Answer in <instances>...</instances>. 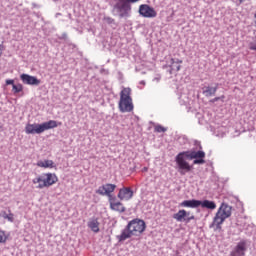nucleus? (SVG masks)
<instances>
[{
    "label": "nucleus",
    "instance_id": "obj_1",
    "mask_svg": "<svg viewBox=\"0 0 256 256\" xmlns=\"http://www.w3.org/2000/svg\"><path fill=\"white\" fill-rule=\"evenodd\" d=\"M147 229V224H145L144 220L141 219H133L130 221L124 230H122L121 234L117 236L119 243L123 241H127V239H131L132 237H139L143 234V232Z\"/></svg>",
    "mask_w": 256,
    "mask_h": 256
},
{
    "label": "nucleus",
    "instance_id": "obj_2",
    "mask_svg": "<svg viewBox=\"0 0 256 256\" xmlns=\"http://www.w3.org/2000/svg\"><path fill=\"white\" fill-rule=\"evenodd\" d=\"M185 159H205V152L203 151H184L180 152L176 156V163L178 165L180 175H185L189 173L193 167L189 165V162Z\"/></svg>",
    "mask_w": 256,
    "mask_h": 256
},
{
    "label": "nucleus",
    "instance_id": "obj_3",
    "mask_svg": "<svg viewBox=\"0 0 256 256\" xmlns=\"http://www.w3.org/2000/svg\"><path fill=\"white\" fill-rule=\"evenodd\" d=\"M58 126L59 125L55 120H49L42 124H27L25 127V133L27 135H41V133H45V131H49V129H55Z\"/></svg>",
    "mask_w": 256,
    "mask_h": 256
},
{
    "label": "nucleus",
    "instance_id": "obj_4",
    "mask_svg": "<svg viewBox=\"0 0 256 256\" xmlns=\"http://www.w3.org/2000/svg\"><path fill=\"white\" fill-rule=\"evenodd\" d=\"M58 181L59 177H57V174L48 172L34 178L32 183L33 185H37L36 189H47L55 185Z\"/></svg>",
    "mask_w": 256,
    "mask_h": 256
},
{
    "label": "nucleus",
    "instance_id": "obj_5",
    "mask_svg": "<svg viewBox=\"0 0 256 256\" xmlns=\"http://www.w3.org/2000/svg\"><path fill=\"white\" fill-rule=\"evenodd\" d=\"M231 213V206L226 203H222L214 216L212 227H216V229H221V225L225 223L226 219H229V217H231Z\"/></svg>",
    "mask_w": 256,
    "mask_h": 256
},
{
    "label": "nucleus",
    "instance_id": "obj_6",
    "mask_svg": "<svg viewBox=\"0 0 256 256\" xmlns=\"http://www.w3.org/2000/svg\"><path fill=\"white\" fill-rule=\"evenodd\" d=\"M121 113H131L133 111V98H131V88H123L120 92V101L118 104Z\"/></svg>",
    "mask_w": 256,
    "mask_h": 256
},
{
    "label": "nucleus",
    "instance_id": "obj_7",
    "mask_svg": "<svg viewBox=\"0 0 256 256\" xmlns=\"http://www.w3.org/2000/svg\"><path fill=\"white\" fill-rule=\"evenodd\" d=\"M139 14L146 19H153L157 17V11H155V8L147 4H142L139 6Z\"/></svg>",
    "mask_w": 256,
    "mask_h": 256
},
{
    "label": "nucleus",
    "instance_id": "obj_8",
    "mask_svg": "<svg viewBox=\"0 0 256 256\" xmlns=\"http://www.w3.org/2000/svg\"><path fill=\"white\" fill-rule=\"evenodd\" d=\"M173 219L175 221H178V223L185 222V223H191V221L195 220V215H191L186 210H179L177 213L173 214Z\"/></svg>",
    "mask_w": 256,
    "mask_h": 256
},
{
    "label": "nucleus",
    "instance_id": "obj_9",
    "mask_svg": "<svg viewBox=\"0 0 256 256\" xmlns=\"http://www.w3.org/2000/svg\"><path fill=\"white\" fill-rule=\"evenodd\" d=\"M245 253H247V241L242 240L233 248L230 256H245Z\"/></svg>",
    "mask_w": 256,
    "mask_h": 256
},
{
    "label": "nucleus",
    "instance_id": "obj_10",
    "mask_svg": "<svg viewBox=\"0 0 256 256\" xmlns=\"http://www.w3.org/2000/svg\"><path fill=\"white\" fill-rule=\"evenodd\" d=\"M115 189H117V186L115 184H104L96 190V193L98 195L109 196L113 193V191H115Z\"/></svg>",
    "mask_w": 256,
    "mask_h": 256
},
{
    "label": "nucleus",
    "instance_id": "obj_11",
    "mask_svg": "<svg viewBox=\"0 0 256 256\" xmlns=\"http://www.w3.org/2000/svg\"><path fill=\"white\" fill-rule=\"evenodd\" d=\"M20 79L24 85H40L41 80L37 79L35 76H31L29 74H22Z\"/></svg>",
    "mask_w": 256,
    "mask_h": 256
},
{
    "label": "nucleus",
    "instance_id": "obj_12",
    "mask_svg": "<svg viewBox=\"0 0 256 256\" xmlns=\"http://www.w3.org/2000/svg\"><path fill=\"white\" fill-rule=\"evenodd\" d=\"M133 198V190L131 188H121L118 193V199L121 201H129V199Z\"/></svg>",
    "mask_w": 256,
    "mask_h": 256
},
{
    "label": "nucleus",
    "instance_id": "obj_13",
    "mask_svg": "<svg viewBox=\"0 0 256 256\" xmlns=\"http://www.w3.org/2000/svg\"><path fill=\"white\" fill-rule=\"evenodd\" d=\"M181 63H183V60L177 58H171L170 59V64H169V67H170V73L173 74V73H177L179 71H181Z\"/></svg>",
    "mask_w": 256,
    "mask_h": 256
},
{
    "label": "nucleus",
    "instance_id": "obj_14",
    "mask_svg": "<svg viewBox=\"0 0 256 256\" xmlns=\"http://www.w3.org/2000/svg\"><path fill=\"white\" fill-rule=\"evenodd\" d=\"M37 167H41L42 169H55L57 165H55V162L53 160H39L36 163Z\"/></svg>",
    "mask_w": 256,
    "mask_h": 256
},
{
    "label": "nucleus",
    "instance_id": "obj_15",
    "mask_svg": "<svg viewBox=\"0 0 256 256\" xmlns=\"http://www.w3.org/2000/svg\"><path fill=\"white\" fill-rule=\"evenodd\" d=\"M110 209H112V211H118L119 213H125V206H123V203L115 199L110 200Z\"/></svg>",
    "mask_w": 256,
    "mask_h": 256
},
{
    "label": "nucleus",
    "instance_id": "obj_16",
    "mask_svg": "<svg viewBox=\"0 0 256 256\" xmlns=\"http://www.w3.org/2000/svg\"><path fill=\"white\" fill-rule=\"evenodd\" d=\"M6 85H12V92L14 95L23 91V84H15V80L13 79L6 80Z\"/></svg>",
    "mask_w": 256,
    "mask_h": 256
},
{
    "label": "nucleus",
    "instance_id": "obj_17",
    "mask_svg": "<svg viewBox=\"0 0 256 256\" xmlns=\"http://www.w3.org/2000/svg\"><path fill=\"white\" fill-rule=\"evenodd\" d=\"M181 207H190L191 209H196V207H201L200 200H185L181 204Z\"/></svg>",
    "mask_w": 256,
    "mask_h": 256
},
{
    "label": "nucleus",
    "instance_id": "obj_18",
    "mask_svg": "<svg viewBox=\"0 0 256 256\" xmlns=\"http://www.w3.org/2000/svg\"><path fill=\"white\" fill-rule=\"evenodd\" d=\"M88 227L93 231V233H99V220L97 219H91L88 222Z\"/></svg>",
    "mask_w": 256,
    "mask_h": 256
},
{
    "label": "nucleus",
    "instance_id": "obj_19",
    "mask_svg": "<svg viewBox=\"0 0 256 256\" xmlns=\"http://www.w3.org/2000/svg\"><path fill=\"white\" fill-rule=\"evenodd\" d=\"M200 207H203L204 209H217V204L213 201L204 200L201 201Z\"/></svg>",
    "mask_w": 256,
    "mask_h": 256
},
{
    "label": "nucleus",
    "instance_id": "obj_20",
    "mask_svg": "<svg viewBox=\"0 0 256 256\" xmlns=\"http://www.w3.org/2000/svg\"><path fill=\"white\" fill-rule=\"evenodd\" d=\"M217 93V87H205L203 90V94L206 95V97H213Z\"/></svg>",
    "mask_w": 256,
    "mask_h": 256
},
{
    "label": "nucleus",
    "instance_id": "obj_21",
    "mask_svg": "<svg viewBox=\"0 0 256 256\" xmlns=\"http://www.w3.org/2000/svg\"><path fill=\"white\" fill-rule=\"evenodd\" d=\"M0 217H2L3 219H7V221H10V223H13V221L15 220L14 215L11 212L9 214H7L6 211H2L0 213Z\"/></svg>",
    "mask_w": 256,
    "mask_h": 256
},
{
    "label": "nucleus",
    "instance_id": "obj_22",
    "mask_svg": "<svg viewBox=\"0 0 256 256\" xmlns=\"http://www.w3.org/2000/svg\"><path fill=\"white\" fill-rule=\"evenodd\" d=\"M1 243H7V234L3 230H0V244Z\"/></svg>",
    "mask_w": 256,
    "mask_h": 256
},
{
    "label": "nucleus",
    "instance_id": "obj_23",
    "mask_svg": "<svg viewBox=\"0 0 256 256\" xmlns=\"http://www.w3.org/2000/svg\"><path fill=\"white\" fill-rule=\"evenodd\" d=\"M154 131L156 133H165V131H167V128L161 126V125H157L154 127Z\"/></svg>",
    "mask_w": 256,
    "mask_h": 256
},
{
    "label": "nucleus",
    "instance_id": "obj_24",
    "mask_svg": "<svg viewBox=\"0 0 256 256\" xmlns=\"http://www.w3.org/2000/svg\"><path fill=\"white\" fill-rule=\"evenodd\" d=\"M203 163H205V160L203 158L195 159L193 161L194 165H203Z\"/></svg>",
    "mask_w": 256,
    "mask_h": 256
},
{
    "label": "nucleus",
    "instance_id": "obj_25",
    "mask_svg": "<svg viewBox=\"0 0 256 256\" xmlns=\"http://www.w3.org/2000/svg\"><path fill=\"white\" fill-rule=\"evenodd\" d=\"M104 20L106 21V23H108L109 25H111L112 23H114V19L111 17H105Z\"/></svg>",
    "mask_w": 256,
    "mask_h": 256
},
{
    "label": "nucleus",
    "instance_id": "obj_26",
    "mask_svg": "<svg viewBox=\"0 0 256 256\" xmlns=\"http://www.w3.org/2000/svg\"><path fill=\"white\" fill-rule=\"evenodd\" d=\"M219 99H220L219 97H216L214 98V101H219Z\"/></svg>",
    "mask_w": 256,
    "mask_h": 256
},
{
    "label": "nucleus",
    "instance_id": "obj_27",
    "mask_svg": "<svg viewBox=\"0 0 256 256\" xmlns=\"http://www.w3.org/2000/svg\"><path fill=\"white\" fill-rule=\"evenodd\" d=\"M240 3H243V0H240Z\"/></svg>",
    "mask_w": 256,
    "mask_h": 256
}]
</instances>
